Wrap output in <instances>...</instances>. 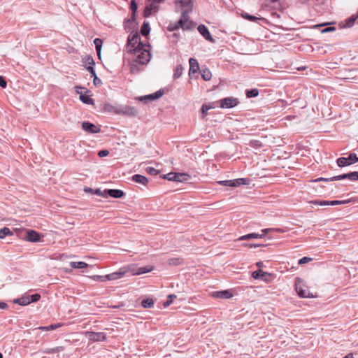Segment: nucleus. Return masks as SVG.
Listing matches in <instances>:
<instances>
[{
    "label": "nucleus",
    "mask_w": 358,
    "mask_h": 358,
    "mask_svg": "<svg viewBox=\"0 0 358 358\" xmlns=\"http://www.w3.org/2000/svg\"><path fill=\"white\" fill-rule=\"evenodd\" d=\"M138 39L139 34L138 31H136L135 33L131 34L127 38V45L133 48L132 50H129L130 53L136 54L139 50L142 49V46H143V44L141 41H139L138 44L136 46V44L138 43Z\"/></svg>",
    "instance_id": "1"
},
{
    "label": "nucleus",
    "mask_w": 358,
    "mask_h": 358,
    "mask_svg": "<svg viewBox=\"0 0 358 358\" xmlns=\"http://www.w3.org/2000/svg\"><path fill=\"white\" fill-rule=\"evenodd\" d=\"M358 162V157L355 153H350L348 157H339L336 160L337 165L339 167L350 166Z\"/></svg>",
    "instance_id": "2"
},
{
    "label": "nucleus",
    "mask_w": 358,
    "mask_h": 358,
    "mask_svg": "<svg viewBox=\"0 0 358 358\" xmlns=\"http://www.w3.org/2000/svg\"><path fill=\"white\" fill-rule=\"evenodd\" d=\"M138 113V110L135 107L118 104L117 115L134 117L136 116Z\"/></svg>",
    "instance_id": "3"
},
{
    "label": "nucleus",
    "mask_w": 358,
    "mask_h": 358,
    "mask_svg": "<svg viewBox=\"0 0 358 358\" xmlns=\"http://www.w3.org/2000/svg\"><path fill=\"white\" fill-rule=\"evenodd\" d=\"M296 290L298 295L301 298H313L314 295L310 292L308 288L304 285H301V282L299 278H296Z\"/></svg>",
    "instance_id": "4"
},
{
    "label": "nucleus",
    "mask_w": 358,
    "mask_h": 358,
    "mask_svg": "<svg viewBox=\"0 0 358 358\" xmlns=\"http://www.w3.org/2000/svg\"><path fill=\"white\" fill-rule=\"evenodd\" d=\"M220 107L222 108H231L236 106L239 101L238 99L230 96L220 100Z\"/></svg>",
    "instance_id": "5"
},
{
    "label": "nucleus",
    "mask_w": 358,
    "mask_h": 358,
    "mask_svg": "<svg viewBox=\"0 0 358 358\" xmlns=\"http://www.w3.org/2000/svg\"><path fill=\"white\" fill-rule=\"evenodd\" d=\"M85 335L92 342L104 341L106 339V334L103 332L87 331Z\"/></svg>",
    "instance_id": "6"
},
{
    "label": "nucleus",
    "mask_w": 358,
    "mask_h": 358,
    "mask_svg": "<svg viewBox=\"0 0 358 358\" xmlns=\"http://www.w3.org/2000/svg\"><path fill=\"white\" fill-rule=\"evenodd\" d=\"M343 179H348L352 181L358 180V171H352L331 178V180H340Z\"/></svg>",
    "instance_id": "7"
},
{
    "label": "nucleus",
    "mask_w": 358,
    "mask_h": 358,
    "mask_svg": "<svg viewBox=\"0 0 358 358\" xmlns=\"http://www.w3.org/2000/svg\"><path fill=\"white\" fill-rule=\"evenodd\" d=\"M142 48H143V46H142ZM139 52L140 54L137 56L136 62L141 64H146L150 59V52L144 50L143 48H142L138 52Z\"/></svg>",
    "instance_id": "8"
},
{
    "label": "nucleus",
    "mask_w": 358,
    "mask_h": 358,
    "mask_svg": "<svg viewBox=\"0 0 358 358\" xmlns=\"http://www.w3.org/2000/svg\"><path fill=\"white\" fill-rule=\"evenodd\" d=\"M197 30L199 34L208 41L210 43H214L215 40L212 37L208 29L204 24H199L197 27Z\"/></svg>",
    "instance_id": "9"
},
{
    "label": "nucleus",
    "mask_w": 358,
    "mask_h": 358,
    "mask_svg": "<svg viewBox=\"0 0 358 358\" xmlns=\"http://www.w3.org/2000/svg\"><path fill=\"white\" fill-rule=\"evenodd\" d=\"M252 276L255 279H259L265 282H268L271 278V274L267 272H264L261 269H258L252 273Z\"/></svg>",
    "instance_id": "10"
},
{
    "label": "nucleus",
    "mask_w": 358,
    "mask_h": 358,
    "mask_svg": "<svg viewBox=\"0 0 358 358\" xmlns=\"http://www.w3.org/2000/svg\"><path fill=\"white\" fill-rule=\"evenodd\" d=\"M82 128L89 134H96L101 131V129L99 127L90 122H83L82 123Z\"/></svg>",
    "instance_id": "11"
},
{
    "label": "nucleus",
    "mask_w": 358,
    "mask_h": 358,
    "mask_svg": "<svg viewBox=\"0 0 358 358\" xmlns=\"http://www.w3.org/2000/svg\"><path fill=\"white\" fill-rule=\"evenodd\" d=\"M127 272V270L124 268H120L117 271L106 275V279L108 280H117L122 278Z\"/></svg>",
    "instance_id": "12"
},
{
    "label": "nucleus",
    "mask_w": 358,
    "mask_h": 358,
    "mask_svg": "<svg viewBox=\"0 0 358 358\" xmlns=\"http://www.w3.org/2000/svg\"><path fill=\"white\" fill-rule=\"evenodd\" d=\"M125 195V193L121 190L117 189H106V198L110 196L115 199H120L122 198Z\"/></svg>",
    "instance_id": "13"
},
{
    "label": "nucleus",
    "mask_w": 358,
    "mask_h": 358,
    "mask_svg": "<svg viewBox=\"0 0 358 358\" xmlns=\"http://www.w3.org/2000/svg\"><path fill=\"white\" fill-rule=\"evenodd\" d=\"M26 239L30 242L36 243L40 241V235L34 230L26 231Z\"/></svg>",
    "instance_id": "14"
},
{
    "label": "nucleus",
    "mask_w": 358,
    "mask_h": 358,
    "mask_svg": "<svg viewBox=\"0 0 358 358\" xmlns=\"http://www.w3.org/2000/svg\"><path fill=\"white\" fill-rule=\"evenodd\" d=\"M189 74L197 73L199 69V65L196 59L190 58L189 60Z\"/></svg>",
    "instance_id": "15"
},
{
    "label": "nucleus",
    "mask_w": 358,
    "mask_h": 358,
    "mask_svg": "<svg viewBox=\"0 0 358 358\" xmlns=\"http://www.w3.org/2000/svg\"><path fill=\"white\" fill-rule=\"evenodd\" d=\"M213 296L220 299H230L233 296V294L228 290H223L213 292Z\"/></svg>",
    "instance_id": "16"
},
{
    "label": "nucleus",
    "mask_w": 358,
    "mask_h": 358,
    "mask_svg": "<svg viewBox=\"0 0 358 358\" xmlns=\"http://www.w3.org/2000/svg\"><path fill=\"white\" fill-rule=\"evenodd\" d=\"M264 234H260L257 233H250L246 235H243L238 238V241L251 240L253 238H264Z\"/></svg>",
    "instance_id": "17"
},
{
    "label": "nucleus",
    "mask_w": 358,
    "mask_h": 358,
    "mask_svg": "<svg viewBox=\"0 0 358 358\" xmlns=\"http://www.w3.org/2000/svg\"><path fill=\"white\" fill-rule=\"evenodd\" d=\"M131 180L137 183L142 184L143 185H147L148 183V179L142 175L140 174H135L131 177Z\"/></svg>",
    "instance_id": "18"
},
{
    "label": "nucleus",
    "mask_w": 358,
    "mask_h": 358,
    "mask_svg": "<svg viewBox=\"0 0 358 358\" xmlns=\"http://www.w3.org/2000/svg\"><path fill=\"white\" fill-rule=\"evenodd\" d=\"M173 181L176 182H185L187 181L190 178V176L187 173H174Z\"/></svg>",
    "instance_id": "19"
},
{
    "label": "nucleus",
    "mask_w": 358,
    "mask_h": 358,
    "mask_svg": "<svg viewBox=\"0 0 358 358\" xmlns=\"http://www.w3.org/2000/svg\"><path fill=\"white\" fill-rule=\"evenodd\" d=\"M152 269H153V266H145L138 267L135 271H134V275H141V274L147 273L152 271Z\"/></svg>",
    "instance_id": "20"
},
{
    "label": "nucleus",
    "mask_w": 358,
    "mask_h": 358,
    "mask_svg": "<svg viewBox=\"0 0 358 358\" xmlns=\"http://www.w3.org/2000/svg\"><path fill=\"white\" fill-rule=\"evenodd\" d=\"M104 110L108 113H111L117 115L118 104L112 105L110 103H106L104 105Z\"/></svg>",
    "instance_id": "21"
},
{
    "label": "nucleus",
    "mask_w": 358,
    "mask_h": 358,
    "mask_svg": "<svg viewBox=\"0 0 358 358\" xmlns=\"http://www.w3.org/2000/svg\"><path fill=\"white\" fill-rule=\"evenodd\" d=\"M154 3H151L145 8L143 11V15L145 17H150L153 10H157V6H156Z\"/></svg>",
    "instance_id": "22"
},
{
    "label": "nucleus",
    "mask_w": 358,
    "mask_h": 358,
    "mask_svg": "<svg viewBox=\"0 0 358 358\" xmlns=\"http://www.w3.org/2000/svg\"><path fill=\"white\" fill-rule=\"evenodd\" d=\"M150 27L149 23L145 21L141 28V33L143 36H147L150 34Z\"/></svg>",
    "instance_id": "23"
},
{
    "label": "nucleus",
    "mask_w": 358,
    "mask_h": 358,
    "mask_svg": "<svg viewBox=\"0 0 358 358\" xmlns=\"http://www.w3.org/2000/svg\"><path fill=\"white\" fill-rule=\"evenodd\" d=\"M70 266L73 268H85L88 266V264L84 262H71Z\"/></svg>",
    "instance_id": "24"
},
{
    "label": "nucleus",
    "mask_w": 358,
    "mask_h": 358,
    "mask_svg": "<svg viewBox=\"0 0 358 358\" xmlns=\"http://www.w3.org/2000/svg\"><path fill=\"white\" fill-rule=\"evenodd\" d=\"M176 3H178L180 5V6L184 8L186 7H189V9L192 10V0H177L176 1Z\"/></svg>",
    "instance_id": "25"
},
{
    "label": "nucleus",
    "mask_w": 358,
    "mask_h": 358,
    "mask_svg": "<svg viewBox=\"0 0 358 358\" xmlns=\"http://www.w3.org/2000/svg\"><path fill=\"white\" fill-rule=\"evenodd\" d=\"M183 259L179 257H173L167 260V263L170 266H178L182 264Z\"/></svg>",
    "instance_id": "26"
},
{
    "label": "nucleus",
    "mask_w": 358,
    "mask_h": 358,
    "mask_svg": "<svg viewBox=\"0 0 358 358\" xmlns=\"http://www.w3.org/2000/svg\"><path fill=\"white\" fill-rule=\"evenodd\" d=\"M64 350L63 346H57L53 348H45L43 350V352L46 354L59 353Z\"/></svg>",
    "instance_id": "27"
},
{
    "label": "nucleus",
    "mask_w": 358,
    "mask_h": 358,
    "mask_svg": "<svg viewBox=\"0 0 358 358\" xmlns=\"http://www.w3.org/2000/svg\"><path fill=\"white\" fill-rule=\"evenodd\" d=\"M155 301L151 298L143 299L141 302V306L145 308H150L154 306Z\"/></svg>",
    "instance_id": "28"
},
{
    "label": "nucleus",
    "mask_w": 358,
    "mask_h": 358,
    "mask_svg": "<svg viewBox=\"0 0 358 358\" xmlns=\"http://www.w3.org/2000/svg\"><path fill=\"white\" fill-rule=\"evenodd\" d=\"M102 43H103L102 40L99 38H96L94 40V44L95 45L96 51L97 55L99 57V58L101 57V50Z\"/></svg>",
    "instance_id": "29"
},
{
    "label": "nucleus",
    "mask_w": 358,
    "mask_h": 358,
    "mask_svg": "<svg viewBox=\"0 0 358 358\" xmlns=\"http://www.w3.org/2000/svg\"><path fill=\"white\" fill-rule=\"evenodd\" d=\"M14 303L21 306H27L30 303L29 296H23L22 298L15 299Z\"/></svg>",
    "instance_id": "30"
},
{
    "label": "nucleus",
    "mask_w": 358,
    "mask_h": 358,
    "mask_svg": "<svg viewBox=\"0 0 358 358\" xmlns=\"http://www.w3.org/2000/svg\"><path fill=\"white\" fill-rule=\"evenodd\" d=\"M80 101L86 104H94V100L89 96L80 93Z\"/></svg>",
    "instance_id": "31"
},
{
    "label": "nucleus",
    "mask_w": 358,
    "mask_h": 358,
    "mask_svg": "<svg viewBox=\"0 0 358 358\" xmlns=\"http://www.w3.org/2000/svg\"><path fill=\"white\" fill-rule=\"evenodd\" d=\"M357 18H358V15H352L350 17L347 18L345 20V27H351L352 26H353L355 22L356 21V20Z\"/></svg>",
    "instance_id": "32"
},
{
    "label": "nucleus",
    "mask_w": 358,
    "mask_h": 358,
    "mask_svg": "<svg viewBox=\"0 0 358 358\" xmlns=\"http://www.w3.org/2000/svg\"><path fill=\"white\" fill-rule=\"evenodd\" d=\"M201 77L204 80H210L212 77V73L208 69H205L201 71Z\"/></svg>",
    "instance_id": "33"
},
{
    "label": "nucleus",
    "mask_w": 358,
    "mask_h": 358,
    "mask_svg": "<svg viewBox=\"0 0 358 358\" xmlns=\"http://www.w3.org/2000/svg\"><path fill=\"white\" fill-rule=\"evenodd\" d=\"M245 94L248 98L256 97L259 95V90L255 88L247 90Z\"/></svg>",
    "instance_id": "34"
},
{
    "label": "nucleus",
    "mask_w": 358,
    "mask_h": 358,
    "mask_svg": "<svg viewBox=\"0 0 358 358\" xmlns=\"http://www.w3.org/2000/svg\"><path fill=\"white\" fill-rule=\"evenodd\" d=\"M234 181V187L240 186L241 185H248L249 182V180L248 178H238L233 180Z\"/></svg>",
    "instance_id": "35"
},
{
    "label": "nucleus",
    "mask_w": 358,
    "mask_h": 358,
    "mask_svg": "<svg viewBox=\"0 0 358 358\" xmlns=\"http://www.w3.org/2000/svg\"><path fill=\"white\" fill-rule=\"evenodd\" d=\"M182 70H183V68L181 64L177 65L176 68L175 69V71H174L173 78L178 79V78H180L182 73Z\"/></svg>",
    "instance_id": "36"
},
{
    "label": "nucleus",
    "mask_w": 358,
    "mask_h": 358,
    "mask_svg": "<svg viewBox=\"0 0 358 358\" xmlns=\"http://www.w3.org/2000/svg\"><path fill=\"white\" fill-rule=\"evenodd\" d=\"M13 233L8 227H3L0 229V238H4L6 236L12 235Z\"/></svg>",
    "instance_id": "37"
},
{
    "label": "nucleus",
    "mask_w": 358,
    "mask_h": 358,
    "mask_svg": "<svg viewBox=\"0 0 358 358\" xmlns=\"http://www.w3.org/2000/svg\"><path fill=\"white\" fill-rule=\"evenodd\" d=\"M196 26L195 22L191 20H187L185 22L183 30H192Z\"/></svg>",
    "instance_id": "38"
},
{
    "label": "nucleus",
    "mask_w": 358,
    "mask_h": 358,
    "mask_svg": "<svg viewBox=\"0 0 358 358\" xmlns=\"http://www.w3.org/2000/svg\"><path fill=\"white\" fill-rule=\"evenodd\" d=\"M176 298V296L175 294L168 295L166 301H164L163 303L164 307L166 308V307L169 306L172 303L173 300Z\"/></svg>",
    "instance_id": "39"
},
{
    "label": "nucleus",
    "mask_w": 358,
    "mask_h": 358,
    "mask_svg": "<svg viewBox=\"0 0 358 358\" xmlns=\"http://www.w3.org/2000/svg\"><path fill=\"white\" fill-rule=\"evenodd\" d=\"M310 203L314 205H319L321 206H329V201L325 200H313L310 201Z\"/></svg>",
    "instance_id": "40"
},
{
    "label": "nucleus",
    "mask_w": 358,
    "mask_h": 358,
    "mask_svg": "<svg viewBox=\"0 0 358 358\" xmlns=\"http://www.w3.org/2000/svg\"><path fill=\"white\" fill-rule=\"evenodd\" d=\"M164 90L160 89L159 90L157 91L155 93H152V94L154 100H156V99H158L160 97H162L164 95Z\"/></svg>",
    "instance_id": "41"
},
{
    "label": "nucleus",
    "mask_w": 358,
    "mask_h": 358,
    "mask_svg": "<svg viewBox=\"0 0 358 358\" xmlns=\"http://www.w3.org/2000/svg\"><path fill=\"white\" fill-rule=\"evenodd\" d=\"M138 99L141 101H143L145 103H147L148 101H152L154 100L152 94H148L143 96H140L138 98Z\"/></svg>",
    "instance_id": "42"
},
{
    "label": "nucleus",
    "mask_w": 358,
    "mask_h": 358,
    "mask_svg": "<svg viewBox=\"0 0 358 358\" xmlns=\"http://www.w3.org/2000/svg\"><path fill=\"white\" fill-rule=\"evenodd\" d=\"M242 16L245 18V19H247L250 21H252V22H255L258 20H262V18H258L256 16H254V15H251L250 14H248V13H245V14H243Z\"/></svg>",
    "instance_id": "43"
},
{
    "label": "nucleus",
    "mask_w": 358,
    "mask_h": 358,
    "mask_svg": "<svg viewBox=\"0 0 358 358\" xmlns=\"http://www.w3.org/2000/svg\"><path fill=\"white\" fill-rule=\"evenodd\" d=\"M192 10L190 9H185L182 12L180 19H182L183 20H189V13Z\"/></svg>",
    "instance_id": "44"
},
{
    "label": "nucleus",
    "mask_w": 358,
    "mask_h": 358,
    "mask_svg": "<svg viewBox=\"0 0 358 358\" xmlns=\"http://www.w3.org/2000/svg\"><path fill=\"white\" fill-rule=\"evenodd\" d=\"M29 296L30 303L37 302L41 299V295L38 294H31Z\"/></svg>",
    "instance_id": "45"
},
{
    "label": "nucleus",
    "mask_w": 358,
    "mask_h": 358,
    "mask_svg": "<svg viewBox=\"0 0 358 358\" xmlns=\"http://www.w3.org/2000/svg\"><path fill=\"white\" fill-rule=\"evenodd\" d=\"M218 183L224 186L234 187L233 180H222L219 181Z\"/></svg>",
    "instance_id": "46"
},
{
    "label": "nucleus",
    "mask_w": 358,
    "mask_h": 358,
    "mask_svg": "<svg viewBox=\"0 0 358 358\" xmlns=\"http://www.w3.org/2000/svg\"><path fill=\"white\" fill-rule=\"evenodd\" d=\"M146 172L150 175L156 176L159 173V171L153 167L146 168Z\"/></svg>",
    "instance_id": "47"
},
{
    "label": "nucleus",
    "mask_w": 358,
    "mask_h": 358,
    "mask_svg": "<svg viewBox=\"0 0 358 358\" xmlns=\"http://www.w3.org/2000/svg\"><path fill=\"white\" fill-rule=\"evenodd\" d=\"M94 194L106 198V189L101 191L100 189H96Z\"/></svg>",
    "instance_id": "48"
},
{
    "label": "nucleus",
    "mask_w": 358,
    "mask_h": 358,
    "mask_svg": "<svg viewBox=\"0 0 358 358\" xmlns=\"http://www.w3.org/2000/svg\"><path fill=\"white\" fill-rule=\"evenodd\" d=\"M130 9L132 13H136L138 9V5L135 0H132L130 4Z\"/></svg>",
    "instance_id": "49"
},
{
    "label": "nucleus",
    "mask_w": 358,
    "mask_h": 358,
    "mask_svg": "<svg viewBox=\"0 0 358 358\" xmlns=\"http://www.w3.org/2000/svg\"><path fill=\"white\" fill-rule=\"evenodd\" d=\"M85 62L87 66H94L95 64L93 58L90 56L86 57Z\"/></svg>",
    "instance_id": "50"
},
{
    "label": "nucleus",
    "mask_w": 358,
    "mask_h": 358,
    "mask_svg": "<svg viewBox=\"0 0 358 358\" xmlns=\"http://www.w3.org/2000/svg\"><path fill=\"white\" fill-rule=\"evenodd\" d=\"M311 260H312V258H310V257H303L299 260V264H300V265L304 264H306V263L310 262Z\"/></svg>",
    "instance_id": "51"
},
{
    "label": "nucleus",
    "mask_w": 358,
    "mask_h": 358,
    "mask_svg": "<svg viewBox=\"0 0 358 358\" xmlns=\"http://www.w3.org/2000/svg\"><path fill=\"white\" fill-rule=\"evenodd\" d=\"M61 323L52 324L49 326H47L48 331L55 330L60 327H62Z\"/></svg>",
    "instance_id": "52"
},
{
    "label": "nucleus",
    "mask_w": 358,
    "mask_h": 358,
    "mask_svg": "<svg viewBox=\"0 0 358 358\" xmlns=\"http://www.w3.org/2000/svg\"><path fill=\"white\" fill-rule=\"evenodd\" d=\"M207 111H208V108L206 106V103H203L201 108V112L202 113L203 118H204L207 115Z\"/></svg>",
    "instance_id": "53"
},
{
    "label": "nucleus",
    "mask_w": 358,
    "mask_h": 358,
    "mask_svg": "<svg viewBox=\"0 0 358 358\" xmlns=\"http://www.w3.org/2000/svg\"><path fill=\"white\" fill-rule=\"evenodd\" d=\"M136 20V13H132L131 14V16L130 17V19L127 20L124 24H126L127 22H134ZM124 29H128V27L127 24H124Z\"/></svg>",
    "instance_id": "54"
},
{
    "label": "nucleus",
    "mask_w": 358,
    "mask_h": 358,
    "mask_svg": "<svg viewBox=\"0 0 358 358\" xmlns=\"http://www.w3.org/2000/svg\"><path fill=\"white\" fill-rule=\"evenodd\" d=\"M7 86V82L6 80V78L2 76H0V87H1L2 88H6Z\"/></svg>",
    "instance_id": "55"
},
{
    "label": "nucleus",
    "mask_w": 358,
    "mask_h": 358,
    "mask_svg": "<svg viewBox=\"0 0 358 358\" xmlns=\"http://www.w3.org/2000/svg\"><path fill=\"white\" fill-rule=\"evenodd\" d=\"M263 245H264L256 244V243H245V244H243V246L248 247V248H258V247H261V246H263Z\"/></svg>",
    "instance_id": "56"
},
{
    "label": "nucleus",
    "mask_w": 358,
    "mask_h": 358,
    "mask_svg": "<svg viewBox=\"0 0 358 358\" xmlns=\"http://www.w3.org/2000/svg\"><path fill=\"white\" fill-rule=\"evenodd\" d=\"M108 154H109V151L107 150H101L99 151V152H98V155L101 157H106L108 155Z\"/></svg>",
    "instance_id": "57"
},
{
    "label": "nucleus",
    "mask_w": 358,
    "mask_h": 358,
    "mask_svg": "<svg viewBox=\"0 0 358 358\" xmlns=\"http://www.w3.org/2000/svg\"><path fill=\"white\" fill-rule=\"evenodd\" d=\"M168 29L170 31H173L178 30V27L176 23H174V24L171 23L168 27Z\"/></svg>",
    "instance_id": "58"
},
{
    "label": "nucleus",
    "mask_w": 358,
    "mask_h": 358,
    "mask_svg": "<svg viewBox=\"0 0 358 358\" xmlns=\"http://www.w3.org/2000/svg\"><path fill=\"white\" fill-rule=\"evenodd\" d=\"M173 175H174V173H169L166 175H164L163 178L173 181V178H174Z\"/></svg>",
    "instance_id": "59"
},
{
    "label": "nucleus",
    "mask_w": 358,
    "mask_h": 358,
    "mask_svg": "<svg viewBox=\"0 0 358 358\" xmlns=\"http://www.w3.org/2000/svg\"><path fill=\"white\" fill-rule=\"evenodd\" d=\"M93 83L95 86H100L102 84V81L97 76L93 78Z\"/></svg>",
    "instance_id": "60"
},
{
    "label": "nucleus",
    "mask_w": 358,
    "mask_h": 358,
    "mask_svg": "<svg viewBox=\"0 0 358 358\" xmlns=\"http://www.w3.org/2000/svg\"><path fill=\"white\" fill-rule=\"evenodd\" d=\"M336 30V28L334 27H327L326 28H324V29H322L321 31L322 33H327V32H330V31H334Z\"/></svg>",
    "instance_id": "61"
},
{
    "label": "nucleus",
    "mask_w": 358,
    "mask_h": 358,
    "mask_svg": "<svg viewBox=\"0 0 358 358\" xmlns=\"http://www.w3.org/2000/svg\"><path fill=\"white\" fill-rule=\"evenodd\" d=\"M185 22V20H183L182 19L180 18V20L177 22H175V23L178 25V28L181 27L182 29H183Z\"/></svg>",
    "instance_id": "62"
},
{
    "label": "nucleus",
    "mask_w": 358,
    "mask_h": 358,
    "mask_svg": "<svg viewBox=\"0 0 358 358\" xmlns=\"http://www.w3.org/2000/svg\"><path fill=\"white\" fill-rule=\"evenodd\" d=\"M336 205H341V201H339V200L329 201V206H336Z\"/></svg>",
    "instance_id": "63"
},
{
    "label": "nucleus",
    "mask_w": 358,
    "mask_h": 358,
    "mask_svg": "<svg viewBox=\"0 0 358 358\" xmlns=\"http://www.w3.org/2000/svg\"><path fill=\"white\" fill-rule=\"evenodd\" d=\"M84 191L87 193L94 194V189H93L90 187H85Z\"/></svg>",
    "instance_id": "64"
}]
</instances>
